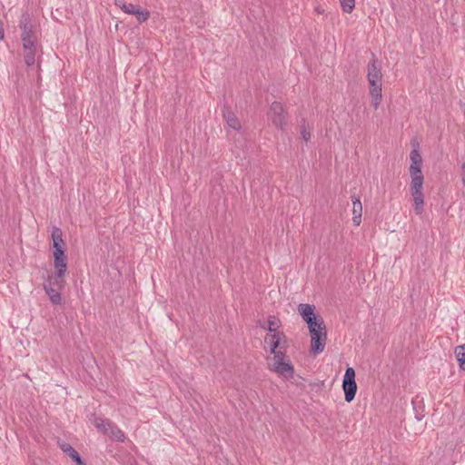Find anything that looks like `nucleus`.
Here are the masks:
<instances>
[{"label": "nucleus", "mask_w": 465, "mask_h": 465, "mask_svg": "<svg viewBox=\"0 0 465 465\" xmlns=\"http://www.w3.org/2000/svg\"><path fill=\"white\" fill-rule=\"evenodd\" d=\"M411 166V195L413 202V209L416 214L420 215L424 211L423 183L424 176L421 171L422 157L418 149H413L410 153Z\"/></svg>", "instance_id": "obj_1"}, {"label": "nucleus", "mask_w": 465, "mask_h": 465, "mask_svg": "<svg viewBox=\"0 0 465 465\" xmlns=\"http://www.w3.org/2000/svg\"><path fill=\"white\" fill-rule=\"evenodd\" d=\"M94 425L104 434L110 437L111 440L123 442L125 440L124 433L114 423L109 420L95 418Z\"/></svg>", "instance_id": "obj_2"}, {"label": "nucleus", "mask_w": 465, "mask_h": 465, "mask_svg": "<svg viewBox=\"0 0 465 465\" xmlns=\"http://www.w3.org/2000/svg\"><path fill=\"white\" fill-rule=\"evenodd\" d=\"M19 27L21 29V40L23 46L34 45V43L37 42L36 36L33 31V25L31 17L28 13H23L20 21Z\"/></svg>", "instance_id": "obj_3"}, {"label": "nucleus", "mask_w": 465, "mask_h": 465, "mask_svg": "<svg viewBox=\"0 0 465 465\" xmlns=\"http://www.w3.org/2000/svg\"><path fill=\"white\" fill-rule=\"evenodd\" d=\"M342 389L344 398L347 402H351L357 392V383L355 381V371L351 367H348L345 371L342 380Z\"/></svg>", "instance_id": "obj_4"}, {"label": "nucleus", "mask_w": 465, "mask_h": 465, "mask_svg": "<svg viewBox=\"0 0 465 465\" xmlns=\"http://www.w3.org/2000/svg\"><path fill=\"white\" fill-rule=\"evenodd\" d=\"M268 117L272 121V124L283 131L287 124L286 115L282 104L279 102H273L269 109Z\"/></svg>", "instance_id": "obj_5"}, {"label": "nucleus", "mask_w": 465, "mask_h": 465, "mask_svg": "<svg viewBox=\"0 0 465 465\" xmlns=\"http://www.w3.org/2000/svg\"><path fill=\"white\" fill-rule=\"evenodd\" d=\"M311 335V353L313 355L320 354L325 349L326 341H327V331L326 327L324 330H317L312 333Z\"/></svg>", "instance_id": "obj_6"}, {"label": "nucleus", "mask_w": 465, "mask_h": 465, "mask_svg": "<svg viewBox=\"0 0 465 465\" xmlns=\"http://www.w3.org/2000/svg\"><path fill=\"white\" fill-rule=\"evenodd\" d=\"M54 267L58 272V276H64L67 271V257L64 249L57 248L54 251Z\"/></svg>", "instance_id": "obj_7"}, {"label": "nucleus", "mask_w": 465, "mask_h": 465, "mask_svg": "<svg viewBox=\"0 0 465 465\" xmlns=\"http://www.w3.org/2000/svg\"><path fill=\"white\" fill-rule=\"evenodd\" d=\"M370 94L371 95V104L377 109L382 100V83L381 81L368 82Z\"/></svg>", "instance_id": "obj_8"}, {"label": "nucleus", "mask_w": 465, "mask_h": 465, "mask_svg": "<svg viewBox=\"0 0 465 465\" xmlns=\"http://www.w3.org/2000/svg\"><path fill=\"white\" fill-rule=\"evenodd\" d=\"M272 371L285 379H292L294 375V367L289 360L279 361L276 365H272Z\"/></svg>", "instance_id": "obj_9"}, {"label": "nucleus", "mask_w": 465, "mask_h": 465, "mask_svg": "<svg viewBox=\"0 0 465 465\" xmlns=\"http://www.w3.org/2000/svg\"><path fill=\"white\" fill-rule=\"evenodd\" d=\"M367 79L368 82L382 80V74L381 68L378 66V60L374 54H372V59L367 65Z\"/></svg>", "instance_id": "obj_10"}, {"label": "nucleus", "mask_w": 465, "mask_h": 465, "mask_svg": "<svg viewBox=\"0 0 465 465\" xmlns=\"http://www.w3.org/2000/svg\"><path fill=\"white\" fill-rule=\"evenodd\" d=\"M282 341H286V336L283 332L276 331L265 336V342L269 343L271 352H274L275 350H278Z\"/></svg>", "instance_id": "obj_11"}, {"label": "nucleus", "mask_w": 465, "mask_h": 465, "mask_svg": "<svg viewBox=\"0 0 465 465\" xmlns=\"http://www.w3.org/2000/svg\"><path fill=\"white\" fill-rule=\"evenodd\" d=\"M223 117L227 125L233 130H240L242 125L236 115L228 107L224 106L223 109Z\"/></svg>", "instance_id": "obj_12"}, {"label": "nucleus", "mask_w": 465, "mask_h": 465, "mask_svg": "<svg viewBox=\"0 0 465 465\" xmlns=\"http://www.w3.org/2000/svg\"><path fill=\"white\" fill-rule=\"evenodd\" d=\"M352 202V222L358 226L361 222L362 204L359 197L351 196Z\"/></svg>", "instance_id": "obj_13"}, {"label": "nucleus", "mask_w": 465, "mask_h": 465, "mask_svg": "<svg viewBox=\"0 0 465 465\" xmlns=\"http://www.w3.org/2000/svg\"><path fill=\"white\" fill-rule=\"evenodd\" d=\"M24 47V59L27 66H32L35 63V55L37 52V42L34 45L23 46Z\"/></svg>", "instance_id": "obj_14"}, {"label": "nucleus", "mask_w": 465, "mask_h": 465, "mask_svg": "<svg viewBox=\"0 0 465 465\" xmlns=\"http://www.w3.org/2000/svg\"><path fill=\"white\" fill-rule=\"evenodd\" d=\"M315 307L307 303H300L298 305V312L304 322L317 317L314 313Z\"/></svg>", "instance_id": "obj_15"}, {"label": "nucleus", "mask_w": 465, "mask_h": 465, "mask_svg": "<svg viewBox=\"0 0 465 465\" xmlns=\"http://www.w3.org/2000/svg\"><path fill=\"white\" fill-rule=\"evenodd\" d=\"M44 290L54 304H60L62 302L61 290L58 288H52L50 284H44Z\"/></svg>", "instance_id": "obj_16"}, {"label": "nucleus", "mask_w": 465, "mask_h": 465, "mask_svg": "<svg viewBox=\"0 0 465 465\" xmlns=\"http://www.w3.org/2000/svg\"><path fill=\"white\" fill-rule=\"evenodd\" d=\"M53 247L54 251L59 249H64V242L63 240V232L61 229L54 227L52 231Z\"/></svg>", "instance_id": "obj_17"}, {"label": "nucleus", "mask_w": 465, "mask_h": 465, "mask_svg": "<svg viewBox=\"0 0 465 465\" xmlns=\"http://www.w3.org/2000/svg\"><path fill=\"white\" fill-rule=\"evenodd\" d=\"M64 276H58V272L54 274L49 275L44 284H50L52 288H58L62 290L64 286Z\"/></svg>", "instance_id": "obj_18"}, {"label": "nucleus", "mask_w": 465, "mask_h": 465, "mask_svg": "<svg viewBox=\"0 0 465 465\" xmlns=\"http://www.w3.org/2000/svg\"><path fill=\"white\" fill-rule=\"evenodd\" d=\"M308 325V329L310 333L317 331V330H324L326 327L323 322V319L322 317H315L313 319H311L307 322H305Z\"/></svg>", "instance_id": "obj_19"}, {"label": "nucleus", "mask_w": 465, "mask_h": 465, "mask_svg": "<svg viewBox=\"0 0 465 465\" xmlns=\"http://www.w3.org/2000/svg\"><path fill=\"white\" fill-rule=\"evenodd\" d=\"M115 5L120 7L122 11L128 15H134L139 5L128 4L124 0H115Z\"/></svg>", "instance_id": "obj_20"}, {"label": "nucleus", "mask_w": 465, "mask_h": 465, "mask_svg": "<svg viewBox=\"0 0 465 465\" xmlns=\"http://www.w3.org/2000/svg\"><path fill=\"white\" fill-rule=\"evenodd\" d=\"M454 352L460 367L465 370V344L457 346Z\"/></svg>", "instance_id": "obj_21"}, {"label": "nucleus", "mask_w": 465, "mask_h": 465, "mask_svg": "<svg viewBox=\"0 0 465 465\" xmlns=\"http://www.w3.org/2000/svg\"><path fill=\"white\" fill-rule=\"evenodd\" d=\"M133 15L136 17L139 23H143L146 20H148L150 16V12L147 9H143L138 6Z\"/></svg>", "instance_id": "obj_22"}, {"label": "nucleus", "mask_w": 465, "mask_h": 465, "mask_svg": "<svg viewBox=\"0 0 465 465\" xmlns=\"http://www.w3.org/2000/svg\"><path fill=\"white\" fill-rule=\"evenodd\" d=\"M342 11L351 14L355 6V0H340Z\"/></svg>", "instance_id": "obj_23"}, {"label": "nucleus", "mask_w": 465, "mask_h": 465, "mask_svg": "<svg viewBox=\"0 0 465 465\" xmlns=\"http://www.w3.org/2000/svg\"><path fill=\"white\" fill-rule=\"evenodd\" d=\"M301 134L305 142H308L311 139V130L304 119H302L301 124Z\"/></svg>", "instance_id": "obj_24"}, {"label": "nucleus", "mask_w": 465, "mask_h": 465, "mask_svg": "<svg viewBox=\"0 0 465 465\" xmlns=\"http://www.w3.org/2000/svg\"><path fill=\"white\" fill-rule=\"evenodd\" d=\"M58 445L63 452L65 453L68 457H71L76 451L74 448L67 442L58 441Z\"/></svg>", "instance_id": "obj_25"}, {"label": "nucleus", "mask_w": 465, "mask_h": 465, "mask_svg": "<svg viewBox=\"0 0 465 465\" xmlns=\"http://www.w3.org/2000/svg\"><path fill=\"white\" fill-rule=\"evenodd\" d=\"M279 327L278 320L275 316H270L268 318V327L266 328L270 332H276V329Z\"/></svg>", "instance_id": "obj_26"}, {"label": "nucleus", "mask_w": 465, "mask_h": 465, "mask_svg": "<svg viewBox=\"0 0 465 465\" xmlns=\"http://www.w3.org/2000/svg\"><path fill=\"white\" fill-rule=\"evenodd\" d=\"M273 354V364L276 365L279 361H285L286 355L281 350H275L274 352H271Z\"/></svg>", "instance_id": "obj_27"}, {"label": "nucleus", "mask_w": 465, "mask_h": 465, "mask_svg": "<svg viewBox=\"0 0 465 465\" xmlns=\"http://www.w3.org/2000/svg\"><path fill=\"white\" fill-rule=\"evenodd\" d=\"M70 458L76 463V465H86L77 451H75V453H74Z\"/></svg>", "instance_id": "obj_28"}, {"label": "nucleus", "mask_w": 465, "mask_h": 465, "mask_svg": "<svg viewBox=\"0 0 465 465\" xmlns=\"http://www.w3.org/2000/svg\"><path fill=\"white\" fill-rule=\"evenodd\" d=\"M461 181L463 186H465V162L461 163Z\"/></svg>", "instance_id": "obj_29"}, {"label": "nucleus", "mask_w": 465, "mask_h": 465, "mask_svg": "<svg viewBox=\"0 0 465 465\" xmlns=\"http://www.w3.org/2000/svg\"><path fill=\"white\" fill-rule=\"evenodd\" d=\"M4 37H5V32H4V29H3V23L0 20V40L4 39Z\"/></svg>", "instance_id": "obj_30"}, {"label": "nucleus", "mask_w": 465, "mask_h": 465, "mask_svg": "<svg viewBox=\"0 0 465 465\" xmlns=\"http://www.w3.org/2000/svg\"><path fill=\"white\" fill-rule=\"evenodd\" d=\"M415 418L418 421H420L423 418V415L420 414V413H416Z\"/></svg>", "instance_id": "obj_31"}, {"label": "nucleus", "mask_w": 465, "mask_h": 465, "mask_svg": "<svg viewBox=\"0 0 465 465\" xmlns=\"http://www.w3.org/2000/svg\"><path fill=\"white\" fill-rule=\"evenodd\" d=\"M315 11L318 13V14H322L323 10L320 7V6H317L315 8Z\"/></svg>", "instance_id": "obj_32"}]
</instances>
